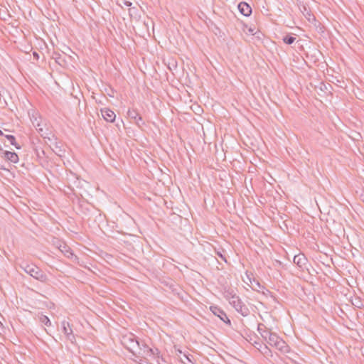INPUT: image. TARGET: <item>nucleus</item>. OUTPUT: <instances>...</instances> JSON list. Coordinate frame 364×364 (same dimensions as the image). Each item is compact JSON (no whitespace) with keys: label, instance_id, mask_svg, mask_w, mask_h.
<instances>
[{"label":"nucleus","instance_id":"nucleus-12","mask_svg":"<svg viewBox=\"0 0 364 364\" xmlns=\"http://www.w3.org/2000/svg\"><path fill=\"white\" fill-rule=\"evenodd\" d=\"M101 113L105 120L108 122H113L115 119L116 114L109 108L101 109Z\"/></svg>","mask_w":364,"mask_h":364},{"label":"nucleus","instance_id":"nucleus-23","mask_svg":"<svg viewBox=\"0 0 364 364\" xmlns=\"http://www.w3.org/2000/svg\"><path fill=\"white\" fill-rule=\"evenodd\" d=\"M267 350H269V348H268V347H267V346H264L263 347V349H261V350H260V351H261L262 353H264V354L267 353Z\"/></svg>","mask_w":364,"mask_h":364},{"label":"nucleus","instance_id":"nucleus-4","mask_svg":"<svg viewBox=\"0 0 364 364\" xmlns=\"http://www.w3.org/2000/svg\"><path fill=\"white\" fill-rule=\"evenodd\" d=\"M267 343L271 346L275 347L282 353H286L289 351V347L286 342L282 339L277 333H272Z\"/></svg>","mask_w":364,"mask_h":364},{"label":"nucleus","instance_id":"nucleus-32","mask_svg":"<svg viewBox=\"0 0 364 364\" xmlns=\"http://www.w3.org/2000/svg\"><path fill=\"white\" fill-rule=\"evenodd\" d=\"M305 14H307V11H305ZM306 17L309 16L308 14H304Z\"/></svg>","mask_w":364,"mask_h":364},{"label":"nucleus","instance_id":"nucleus-19","mask_svg":"<svg viewBox=\"0 0 364 364\" xmlns=\"http://www.w3.org/2000/svg\"><path fill=\"white\" fill-rule=\"evenodd\" d=\"M54 55H55V57L53 56V58L55 60V62L57 63H58L59 65H63V63H65L64 59L62 58V57L60 56V54L55 53Z\"/></svg>","mask_w":364,"mask_h":364},{"label":"nucleus","instance_id":"nucleus-24","mask_svg":"<svg viewBox=\"0 0 364 364\" xmlns=\"http://www.w3.org/2000/svg\"><path fill=\"white\" fill-rule=\"evenodd\" d=\"M248 31L250 33H251L252 35H257V32H255V28H250L248 29Z\"/></svg>","mask_w":364,"mask_h":364},{"label":"nucleus","instance_id":"nucleus-31","mask_svg":"<svg viewBox=\"0 0 364 364\" xmlns=\"http://www.w3.org/2000/svg\"><path fill=\"white\" fill-rule=\"evenodd\" d=\"M184 356L186 358V359H188V360H189V358H188V357H187L186 355H184Z\"/></svg>","mask_w":364,"mask_h":364},{"label":"nucleus","instance_id":"nucleus-15","mask_svg":"<svg viewBox=\"0 0 364 364\" xmlns=\"http://www.w3.org/2000/svg\"><path fill=\"white\" fill-rule=\"evenodd\" d=\"M60 250L64 254L65 257L70 259H77V256L75 255L71 249L65 245H60L59 247Z\"/></svg>","mask_w":364,"mask_h":364},{"label":"nucleus","instance_id":"nucleus-5","mask_svg":"<svg viewBox=\"0 0 364 364\" xmlns=\"http://www.w3.org/2000/svg\"><path fill=\"white\" fill-rule=\"evenodd\" d=\"M159 354V350L157 348L153 349L149 348L146 344L141 342L139 346V349L136 351L135 357L136 358H149L154 357L155 355Z\"/></svg>","mask_w":364,"mask_h":364},{"label":"nucleus","instance_id":"nucleus-25","mask_svg":"<svg viewBox=\"0 0 364 364\" xmlns=\"http://www.w3.org/2000/svg\"><path fill=\"white\" fill-rule=\"evenodd\" d=\"M304 8V10L305 11H307V14L309 15V16H311V14H310V11L307 10V9L306 8V6H303Z\"/></svg>","mask_w":364,"mask_h":364},{"label":"nucleus","instance_id":"nucleus-13","mask_svg":"<svg viewBox=\"0 0 364 364\" xmlns=\"http://www.w3.org/2000/svg\"><path fill=\"white\" fill-rule=\"evenodd\" d=\"M237 7L240 12L245 16H249L252 14V9L246 2H240Z\"/></svg>","mask_w":364,"mask_h":364},{"label":"nucleus","instance_id":"nucleus-18","mask_svg":"<svg viewBox=\"0 0 364 364\" xmlns=\"http://www.w3.org/2000/svg\"><path fill=\"white\" fill-rule=\"evenodd\" d=\"M283 41L287 45H291L294 43L296 38L289 35H287L283 38Z\"/></svg>","mask_w":364,"mask_h":364},{"label":"nucleus","instance_id":"nucleus-7","mask_svg":"<svg viewBox=\"0 0 364 364\" xmlns=\"http://www.w3.org/2000/svg\"><path fill=\"white\" fill-rule=\"evenodd\" d=\"M0 156L11 163L16 164L18 161V156L16 153L4 151L2 146H0Z\"/></svg>","mask_w":364,"mask_h":364},{"label":"nucleus","instance_id":"nucleus-1","mask_svg":"<svg viewBox=\"0 0 364 364\" xmlns=\"http://www.w3.org/2000/svg\"><path fill=\"white\" fill-rule=\"evenodd\" d=\"M226 297L229 300V303L235 308V309L241 314L243 316H247L250 314V310L247 306L243 304L241 299L236 294L232 292H228Z\"/></svg>","mask_w":364,"mask_h":364},{"label":"nucleus","instance_id":"nucleus-20","mask_svg":"<svg viewBox=\"0 0 364 364\" xmlns=\"http://www.w3.org/2000/svg\"><path fill=\"white\" fill-rule=\"evenodd\" d=\"M250 280H251L250 279ZM251 284H252V288L257 290V291H259V289L257 288H261L262 286L260 285V284L256 281L255 279H253V282L250 281Z\"/></svg>","mask_w":364,"mask_h":364},{"label":"nucleus","instance_id":"nucleus-22","mask_svg":"<svg viewBox=\"0 0 364 364\" xmlns=\"http://www.w3.org/2000/svg\"><path fill=\"white\" fill-rule=\"evenodd\" d=\"M55 148L56 150H55V152L57 155L61 156H62V153H63V151L61 150L60 147L57 144H55Z\"/></svg>","mask_w":364,"mask_h":364},{"label":"nucleus","instance_id":"nucleus-29","mask_svg":"<svg viewBox=\"0 0 364 364\" xmlns=\"http://www.w3.org/2000/svg\"><path fill=\"white\" fill-rule=\"evenodd\" d=\"M35 57H38V54L36 53H33Z\"/></svg>","mask_w":364,"mask_h":364},{"label":"nucleus","instance_id":"nucleus-9","mask_svg":"<svg viewBox=\"0 0 364 364\" xmlns=\"http://www.w3.org/2000/svg\"><path fill=\"white\" fill-rule=\"evenodd\" d=\"M127 116L139 127H141L145 124L141 115L135 109H129Z\"/></svg>","mask_w":364,"mask_h":364},{"label":"nucleus","instance_id":"nucleus-14","mask_svg":"<svg viewBox=\"0 0 364 364\" xmlns=\"http://www.w3.org/2000/svg\"><path fill=\"white\" fill-rule=\"evenodd\" d=\"M258 331L266 341L269 339V335H272L273 333L263 324H259L258 326Z\"/></svg>","mask_w":364,"mask_h":364},{"label":"nucleus","instance_id":"nucleus-27","mask_svg":"<svg viewBox=\"0 0 364 364\" xmlns=\"http://www.w3.org/2000/svg\"><path fill=\"white\" fill-rule=\"evenodd\" d=\"M3 135H4L3 132L1 130H0V136H3Z\"/></svg>","mask_w":364,"mask_h":364},{"label":"nucleus","instance_id":"nucleus-10","mask_svg":"<svg viewBox=\"0 0 364 364\" xmlns=\"http://www.w3.org/2000/svg\"><path fill=\"white\" fill-rule=\"evenodd\" d=\"M210 310L214 315L219 317L224 323L230 324V320L223 309L218 306H210Z\"/></svg>","mask_w":364,"mask_h":364},{"label":"nucleus","instance_id":"nucleus-11","mask_svg":"<svg viewBox=\"0 0 364 364\" xmlns=\"http://www.w3.org/2000/svg\"><path fill=\"white\" fill-rule=\"evenodd\" d=\"M61 324H62L63 332L66 336L68 339L73 341V340L75 339V336L73 335V329L70 325V323L66 321H62Z\"/></svg>","mask_w":364,"mask_h":364},{"label":"nucleus","instance_id":"nucleus-26","mask_svg":"<svg viewBox=\"0 0 364 364\" xmlns=\"http://www.w3.org/2000/svg\"><path fill=\"white\" fill-rule=\"evenodd\" d=\"M257 38H260V35L259 34H261V33L260 32H257Z\"/></svg>","mask_w":364,"mask_h":364},{"label":"nucleus","instance_id":"nucleus-3","mask_svg":"<svg viewBox=\"0 0 364 364\" xmlns=\"http://www.w3.org/2000/svg\"><path fill=\"white\" fill-rule=\"evenodd\" d=\"M21 267L25 272L30 274L33 278L41 282H46L47 280L46 274L37 266L34 264H23Z\"/></svg>","mask_w":364,"mask_h":364},{"label":"nucleus","instance_id":"nucleus-30","mask_svg":"<svg viewBox=\"0 0 364 364\" xmlns=\"http://www.w3.org/2000/svg\"><path fill=\"white\" fill-rule=\"evenodd\" d=\"M35 57H38V54L36 53H33Z\"/></svg>","mask_w":364,"mask_h":364},{"label":"nucleus","instance_id":"nucleus-16","mask_svg":"<svg viewBox=\"0 0 364 364\" xmlns=\"http://www.w3.org/2000/svg\"><path fill=\"white\" fill-rule=\"evenodd\" d=\"M5 137L9 141L11 145L14 146L16 149H20L21 146L16 143V138L14 135H5Z\"/></svg>","mask_w":364,"mask_h":364},{"label":"nucleus","instance_id":"nucleus-17","mask_svg":"<svg viewBox=\"0 0 364 364\" xmlns=\"http://www.w3.org/2000/svg\"><path fill=\"white\" fill-rule=\"evenodd\" d=\"M39 321L41 323L45 324L47 326H50L51 325L50 319L45 315L41 314L39 316Z\"/></svg>","mask_w":364,"mask_h":364},{"label":"nucleus","instance_id":"nucleus-28","mask_svg":"<svg viewBox=\"0 0 364 364\" xmlns=\"http://www.w3.org/2000/svg\"><path fill=\"white\" fill-rule=\"evenodd\" d=\"M131 4H131L130 2H129V3H126V5H127V6H130Z\"/></svg>","mask_w":364,"mask_h":364},{"label":"nucleus","instance_id":"nucleus-6","mask_svg":"<svg viewBox=\"0 0 364 364\" xmlns=\"http://www.w3.org/2000/svg\"><path fill=\"white\" fill-rule=\"evenodd\" d=\"M293 262L301 271H308V259L303 253H299L294 257Z\"/></svg>","mask_w":364,"mask_h":364},{"label":"nucleus","instance_id":"nucleus-2","mask_svg":"<svg viewBox=\"0 0 364 364\" xmlns=\"http://www.w3.org/2000/svg\"><path fill=\"white\" fill-rule=\"evenodd\" d=\"M122 344L130 351L134 356L139 349L140 342L136 338L132 333H128L122 336L121 339Z\"/></svg>","mask_w":364,"mask_h":364},{"label":"nucleus","instance_id":"nucleus-8","mask_svg":"<svg viewBox=\"0 0 364 364\" xmlns=\"http://www.w3.org/2000/svg\"><path fill=\"white\" fill-rule=\"evenodd\" d=\"M31 122L33 127H36V130L42 137L44 139H48L49 140L50 139V138L48 136V133L42 127L41 118L33 116L31 118Z\"/></svg>","mask_w":364,"mask_h":364},{"label":"nucleus","instance_id":"nucleus-21","mask_svg":"<svg viewBox=\"0 0 364 364\" xmlns=\"http://www.w3.org/2000/svg\"><path fill=\"white\" fill-rule=\"evenodd\" d=\"M225 251L223 250H222V251H215V253L216 255L220 257L221 258L224 262H227V259L226 257L224 256L223 255V252Z\"/></svg>","mask_w":364,"mask_h":364}]
</instances>
